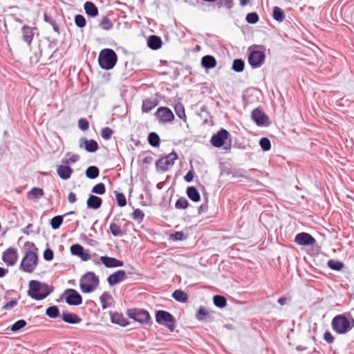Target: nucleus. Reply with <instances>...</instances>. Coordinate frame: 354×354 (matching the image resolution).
Returning <instances> with one entry per match:
<instances>
[{
  "mask_svg": "<svg viewBox=\"0 0 354 354\" xmlns=\"http://www.w3.org/2000/svg\"><path fill=\"white\" fill-rule=\"evenodd\" d=\"M53 287L37 280H31L28 283V295L36 301L46 298L53 292Z\"/></svg>",
  "mask_w": 354,
  "mask_h": 354,
  "instance_id": "1",
  "label": "nucleus"
},
{
  "mask_svg": "<svg viewBox=\"0 0 354 354\" xmlns=\"http://www.w3.org/2000/svg\"><path fill=\"white\" fill-rule=\"evenodd\" d=\"M332 329L339 335H344L354 328V319H348L344 315H337L331 321Z\"/></svg>",
  "mask_w": 354,
  "mask_h": 354,
  "instance_id": "2",
  "label": "nucleus"
},
{
  "mask_svg": "<svg viewBox=\"0 0 354 354\" xmlns=\"http://www.w3.org/2000/svg\"><path fill=\"white\" fill-rule=\"evenodd\" d=\"M117 60V54L110 48L102 50L98 56L100 66L106 71L112 69L116 64Z\"/></svg>",
  "mask_w": 354,
  "mask_h": 354,
  "instance_id": "3",
  "label": "nucleus"
},
{
  "mask_svg": "<svg viewBox=\"0 0 354 354\" xmlns=\"http://www.w3.org/2000/svg\"><path fill=\"white\" fill-rule=\"evenodd\" d=\"M99 277L93 272H87L80 279V287L82 292L90 293L99 286Z\"/></svg>",
  "mask_w": 354,
  "mask_h": 354,
  "instance_id": "4",
  "label": "nucleus"
},
{
  "mask_svg": "<svg viewBox=\"0 0 354 354\" xmlns=\"http://www.w3.org/2000/svg\"><path fill=\"white\" fill-rule=\"evenodd\" d=\"M38 262V257L35 252L28 250L25 253L22 259L19 269L28 273H32L36 268Z\"/></svg>",
  "mask_w": 354,
  "mask_h": 354,
  "instance_id": "5",
  "label": "nucleus"
},
{
  "mask_svg": "<svg viewBox=\"0 0 354 354\" xmlns=\"http://www.w3.org/2000/svg\"><path fill=\"white\" fill-rule=\"evenodd\" d=\"M156 322L160 325L165 326L171 332L175 328L176 319L174 317L167 311L160 310L156 312Z\"/></svg>",
  "mask_w": 354,
  "mask_h": 354,
  "instance_id": "6",
  "label": "nucleus"
},
{
  "mask_svg": "<svg viewBox=\"0 0 354 354\" xmlns=\"http://www.w3.org/2000/svg\"><path fill=\"white\" fill-rule=\"evenodd\" d=\"M177 159L178 155L174 151L162 156L156 162L157 170L162 172L168 171L174 165Z\"/></svg>",
  "mask_w": 354,
  "mask_h": 354,
  "instance_id": "7",
  "label": "nucleus"
},
{
  "mask_svg": "<svg viewBox=\"0 0 354 354\" xmlns=\"http://www.w3.org/2000/svg\"><path fill=\"white\" fill-rule=\"evenodd\" d=\"M127 315L129 318L142 324H149L150 322L149 313L143 309L132 308L127 310Z\"/></svg>",
  "mask_w": 354,
  "mask_h": 354,
  "instance_id": "8",
  "label": "nucleus"
},
{
  "mask_svg": "<svg viewBox=\"0 0 354 354\" xmlns=\"http://www.w3.org/2000/svg\"><path fill=\"white\" fill-rule=\"evenodd\" d=\"M66 302L70 306H79L82 303V297L75 289L68 288L64 290L62 295Z\"/></svg>",
  "mask_w": 354,
  "mask_h": 354,
  "instance_id": "9",
  "label": "nucleus"
},
{
  "mask_svg": "<svg viewBox=\"0 0 354 354\" xmlns=\"http://www.w3.org/2000/svg\"><path fill=\"white\" fill-rule=\"evenodd\" d=\"M265 53L261 50H252L248 56V63L252 68H259L264 62Z\"/></svg>",
  "mask_w": 354,
  "mask_h": 354,
  "instance_id": "10",
  "label": "nucleus"
},
{
  "mask_svg": "<svg viewBox=\"0 0 354 354\" xmlns=\"http://www.w3.org/2000/svg\"><path fill=\"white\" fill-rule=\"evenodd\" d=\"M155 115L158 122L162 124L171 122L174 119V113L167 107H159Z\"/></svg>",
  "mask_w": 354,
  "mask_h": 354,
  "instance_id": "11",
  "label": "nucleus"
},
{
  "mask_svg": "<svg viewBox=\"0 0 354 354\" xmlns=\"http://www.w3.org/2000/svg\"><path fill=\"white\" fill-rule=\"evenodd\" d=\"M230 136V134L226 129H221L212 136L210 142L214 147L220 148L225 144V140H227Z\"/></svg>",
  "mask_w": 354,
  "mask_h": 354,
  "instance_id": "12",
  "label": "nucleus"
},
{
  "mask_svg": "<svg viewBox=\"0 0 354 354\" xmlns=\"http://www.w3.org/2000/svg\"><path fill=\"white\" fill-rule=\"evenodd\" d=\"M18 259L17 250L15 248H9L2 254V260L8 266H14Z\"/></svg>",
  "mask_w": 354,
  "mask_h": 354,
  "instance_id": "13",
  "label": "nucleus"
},
{
  "mask_svg": "<svg viewBox=\"0 0 354 354\" xmlns=\"http://www.w3.org/2000/svg\"><path fill=\"white\" fill-rule=\"evenodd\" d=\"M252 119L258 126H268L269 125V118L261 111L259 108L254 109L251 115Z\"/></svg>",
  "mask_w": 354,
  "mask_h": 354,
  "instance_id": "14",
  "label": "nucleus"
},
{
  "mask_svg": "<svg viewBox=\"0 0 354 354\" xmlns=\"http://www.w3.org/2000/svg\"><path fill=\"white\" fill-rule=\"evenodd\" d=\"M295 241L299 245L309 246L313 245L316 242V240L310 234L301 232L295 236Z\"/></svg>",
  "mask_w": 354,
  "mask_h": 354,
  "instance_id": "15",
  "label": "nucleus"
},
{
  "mask_svg": "<svg viewBox=\"0 0 354 354\" xmlns=\"http://www.w3.org/2000/svg\"><path fill=\"white\" fill-rule=\"evenodd\" d=\"M125 277V271L122 270H118L108 277L107 281L108 283L112 286L124 280Z\"/></svg>",
  "mask_w": 354,
  "mask_h": 354,
  "instance_id": "16",
  "label": "nucleus"
},
{
  "mask_svg": "<svg viewBox=\"0 0 354 354\" xmlns=\"http://www.w3.org/2000/svg\"><path fill=\"white\" fill-rule=\"evenodd\" d=\"M100 261L106 268H117L121 267L124 265L122 261L107 256L101 257Z\"/></svg>",
  "mask_w": 354,
  "mask_h": 354,
  "instance_id": "17",
  "label": "nucleus"
},
{
  "mask_svg": "<svg viewBox=\"0 0 354 354\" xmlns=\"http://www.w3.org/2000/svg\"><path fill=\"white\" fill-rule=\"evenodd\" d=\"M82 144L84 145V149L86 151L90 153L95 152L99 146L95 140H86V138H81L80 140V147H82Z\"/></svg>",
  "mask_w": 354,
  "mask_h": 354,
  "instance_id": "18",
  "label": "nucleus"
},
{
  "mask_svg": "<svg viewBox=\"0 0 354 354\" xmlns=\"http://www.w3.org/2000/svg\"><path fill=\"white\" fill-rule=\"evenodd\" d=\"M73 171V169L68 165H58L57 167V175L62 180L70 178Z\"/></svg>",
  "mask_w": 354,
  "mask_h": 354,
  "instance_id": "19",
  "label": "nucleus"
},
{
  "mask_svg": "<svg viewBox=\"0 0 354 354\" xmlns=\"http://www.w3.org/2000/svg\"><path fill=\"white\" fill-rule=\"evenodd\" d=\"M62 319L66 323L71 324H77L82 322V318H80L77 315L72 313H63L62 315Z\"/></svg>",
  "mask_w": 354,
  "mask_h": 354,
  "instance_id": "20",
  "label": "nucleus"
},
{
  "mask_svg": "<svg viewBox=\"0 0 354 354\" xmlns=\"http://www.w3.org/2000/svg\"><path fill=\"white\" fill-rule=\"evenodd\" d=\"M102 198L95 195H90L86 201L87 207L93 209H97L100 208L102 205Z\"/></svg>",
  "mask_w": 354,
  "mask_h": 354,
  "instance_id": "21",
  "label": "nucleus"
},
{
  "mask_svg": "<svg viewBox=\"0 0 354 354\" xmlns=\"http://www.w3.org/2000/svg\"><path fill=\"white\" fill-rule=\"evenodd\" d=\"M111 320L113 324H118L121 326H126L129 324L127 319L123 316L122 313H111Z\"/></svg>",
  "mask_w": 354,
  "mask_h": 354,
  "instance_id": "22",
  "label": "nucleus"
},
{
  "mask_svg": "<svg viewBox=\"0 0 354 354\" xmlns=\"http://www.w3.org/2000/svg\"><path fill=\"white\" fill-rule=\"evenodd\" d=\"M100 301L102 308L103 309H106L111 306L113 301V298L109 292H104L100 297Z\"/></svg>",
  "mask_w": 354,
  "mask_h": 354,
  "instance_id": "23",
  "label": "nucleus"
},
{
  "mask_svg": "<svg viewBox=\"0 0 354 354\" xmlns=\"http://www.w3.org/2000/svg\"><path fill=\"white\" fill-rule=\"evenodd\" d=\"M158 100L156 99H146L142 102V111L149 113L158 105Z\"/></svg>",
  "mask_w": 354,
  "mask_h": 354,
  "instance_id": "24",
  "label": "nucleus"
},
{
  "mask_svg": "<svg viewBox=\"0 0 354 354\" xmlns=\"http://www.w3.org/2000/svg\"><path fill=\"white\" fill-rule=\"evenodd\" d=\"M147 45L152 50H158L162 46V40L156 35H151L147 39Z\"/></svg>",
  "mask_w": 354,
  "mask_h": 354,
  "instance_id": "25",
  "label": "nucleus"
},
{
  "mask_svg": "<svg viewBox=\"0 0 354 354\" xmlns=\"http://www.w3.org/2000/svg\"><path fill=\"white\" fill-rule=\"evenodd\" d=\"M201 65L207 69L213 68L216 65V60L212 55H205L201 59Z\"/></svg>",
  "mask_w": 354,
  "mask_h": 354,
  "instance_id": "26",
  "label": "nucleus"
},
{
  "mask_svg": "<svg viewBox=\"0 0 354 354\" xmlns=\"http://www.w3.org/2000/svg\"><path fill=\"white\" fill-rule=\"evenodd\" d=\"M22 34L24 41L26 42L28 45H30L34 36L32 28L28 26H23Z\"/></svg>",
  "mask_w": 354,
  "mask_h": 354,
  "instance_id": "27",
  "label": "nucleus"
},
{
  "mask_svg": "<svg viewBox=\"0 0 354 354\" xmlns=\"http://www.w3.org/2000/svg\"><path fill=\"white\" fill-rule=\"evenodd\" d=\"M84 8L85 10V12L92 17H95L98 15L97 8L91 1H86L84 5Z\"/></svg>",
  "mask_w": 354,
  "mask_h": 354,
  "instance_id": "28",
  "label": "nucleus"
},
{
  "mask_svg": "<svg viewBox=\"0 0 354 354\" xmlns=\"http://www.w3.org/2000/svg\"><path fill=\"white\" fill-rule=\"evenodd\" d=\"M44 195L42 189L38 187L32 188L27 194V198L31 201H35Z\"/></svg>",
  "mask_w": 354,
  "mask_h": 354,
  "instance_id": "29",
  "label": "nucleus"
},
{
  "mask_svg": "<svg viewBox=\"0 0 354 354\" xmlns=\"http://www.w3.org/2000/svg\"><path fill=\"white\" fill-rule=\"evenodd\" d=\"M187 195L188 198L194 202H198L201 200V196L195 187H189L187 189Z\"/></svg>",
  "mask_w": 354,
  "mask_h": 354,
  "instance_id": "30",
  "label": "nucleus"
},
{
  "mask_svg": "<svg viewBox=\"0 0 354 354\" xmlns=\"http://www.w3.org/2000/svg\"><path fill=\"white\" fill-rule=\"evenodd\" d=\"M172 297L177 301L185 302L187 300V294L181 290H176L172 293Z\"/></svg>",
  "mask_w": 354,
  "mask_h": 354,
  "instance_id": "31",
  "label": "nucleus"
},
{
  "mask_svg": "<svg viewBox=\"0 0 354 354\" xmlns=\"http://www.w3.org/2000/svg\"><path fill=\"white\" fill-rule=\"evenodd\" d=\"M100 174L99 169L95 166L88 167L85 172L86 176L90 179H95L98 177Z\"/></svg>",
  "mask_w": 354,
  "mask_h": 354,
  "instance_id": "32",
  "label": "nucleus"
},
{
  "mask_svg": "<svg viewBox=\"0 0 354 354\" xmlns=\"http://www.w3.org/2000/svg\"><path fill=\"white\" fill-rule=\"evenodd\" d=\"M148 142L152 147H158L160 145L159 136L155 132L149 133L148 135Z\"/></svg>",
  "mask_w": 354,
  "mask_h": 354,
  "instance_id": "33",
  "label": "nucleus"
},
{
  "mask_svg": "<svg viewBox=\"0 0 354 354\" xmlns=\"http://www.w3.org/2000/svg\"><path fill=\"white\" fill-rule=\"evenodd\" d=\"M46 315L50 318H57L59 317V310L57 306H52L48 307L46 310Z\"/></svg>",
  "mask_w": 354,
  "mask_h": 354,
  "instance_id": "34",
  "label": "nucleus"
},
{
  "mask_svg": "<svg viewBox=\"0 0 354 354\" xmlns=\"http://www.w3.org/2000/svg\"><path fill=\"white\" fill-rule=\"evenodd\" d=\"M272 17L277 21L281 22L284 19L283 11L280 8L275 6L273 8Z\"/></svg>",
  "mask_w": 354,
  "mask_h": 354,
  "instance_id": "35",
  "label": "nucleus"
},
{
  "mask_svg": "<svg viewBox=\"0 0 354 354\" xmlns=\"http://www.w3.org/2000/svg\"><path fill=\"white\" fill-rule=\"evenodd\" d=\"M109 229L112 235L114 236H122L124 234L120 227L114 222L110 224Z\"/></svg>",
  "mask_w": 354,
  "mask_h": 354,
  "instance_id": "36",
  "label": "nucleus"
},
{
  "mask_svg": "<svg viewBox=\"0 0 354 354\" xmlns=\"http://www.w3.org/2000/svg\"><path fill=\"white\" fill-rule=\"evenodd\" d=\"M99 26L101 28L105 30H109L113 28V24L107 16H104L102 18Z\"/></svg>",
  "mask_w": 354,
  "mask_h": 354,
  "instance_id": "37",
  "label": "nucleus"
},
{
  "mask_svg": "<svg viewBox=\"0 0 354 354\" xmlns=\"http://www.w3.org/2000/svg\"><path fill=\"white\" fill-rule=\"evenodd\" d=\"M244 66V62L241 59H236L233 62L232 68L237 73H241L243 71Z\"/></svg>",
  "mask_w": 354,
  "mask_h": 354,
  "instance_id": "38",
  "label": "nucleus"
},
{
  "mask_svg": "<svg viewBox=\"0 0 354 354\" xmlns=\"http://www.w3.org/2000/svg\"><path fill=\"white\" fill-rule=\"evenodd\" d=\"M214 304L216 306L219 308H223L227 304L226 299L221 295H215L213 298Z\"/></svg>",
  "mask_w": 354,
  "mask_h": 354,
  "instance_id": "39",
  "label": "nucleus"
},
{
  "mask_svg": "<svg viewBox=\"0 0 354 354\" xmlns=\"http://www.w3.org/2000/svg\"><path fill=\"white\" fill-rule=\"evenodd\" d=\"M63 222V216H55L50 220V226L53 230L58 229Z\"/></svg>",
  "mask_w": 354,
  "mask_h": 354,
  "instance_id": "40",
  "label": "nucleus"
},
{
  "mask_svg": "<svg viewBox=\"0 0 354 354\" xmlns=\"http://www.w3.org/2000/svg\"><path fill=\"white\" fill-rule=\"evenodd\" d=\"M327 265L330 269L337 271L341 270L344 267V264L341 261H335L333 259L329 260L327 263Z\"/></svg>",
  "mask_w": 354,
  "mask_h": 354,
  "instance_id": "41",
  "label": "nucleus"
},
{
  "mask_svg": "<svg viewBox=\"0 0 354 354\" xmlns=\"http://www.w3.org/2000/svg\"><path fill=\"white\" fill-rule=\"evenodd\" d=\"M27 323L24 319H19L15 322L10 327V330L17 332L26 326Z\"/></svg>",
  "mask_w": 354,
  "mask_h": 354,
  "instance_id": "42",
  "label": "nucleus"
},
{
  "mask_svg": "<svg viewBox=\"0 0 354 354\" xmlns=\"http://www.w3.org/2000/svg\"><path fill=\"white\" fill-rule=\"evenodd\" d=\"M174 110H175V112H176L177 116L179 118L184 120H186L185 109H184V106H183V104H176V106L174 107Z\"/></svg>",
  "mask_w": 354,
  "mask_h": 354,
  "instance_id": "43",
  "label": "nucleus"
},
{
  "mask_svg": "<svg viewBox=\"0 0 354 354\" xmlns=\"http://www.w3.org/2000/svg\"><path fill=\"white\" fill-rule=\"evenodd\" d=\"M259 145L264 151H269L271 148V143L268 138L263 137L259 140Z\"/></svg>",
  "mask_w": 354,
  "mask_h": 354,
  "instance_id": "44",
  "label": "nucleus"
},
{
  "mask_svg": "<svg viewBox=\"0 0 354 354\" xmlns=\"http://www.w3.org/2000/svg\"><path fill=\"white\" fill-rule=\"evenodd\" d=\"M145 217V214L140 209H136L132 213V218L138 223H141Z\"/></svg>",
  "mask_w": 354,
  "mask_h": 354,
  "instance_id": "45",
  "label": "nucleus"
},
{
  "mask_svg": "<svg viewBox=\"0 0 354 354\" xmlns=\"http://www.w3.org/2000/svg\"><path fill=\"white\" fill-rule=\"evenodd\" d=\"M115 194L118 205L119 207L125 206L127 205V200H126L125 196L123 194L119 193L116 191H115Z\"/></svg>",
  "mask_w": 354,
  "mask_h": 354,
  "instance_id": "46",
  "label": "nucleus"
},
{
  "mask_svg": "<svg viewBox=\"0 0 354 354\" xmlns=\"http://www.w3.org/2000/svg\"><path fill=\"white\" fill-rule=\"evenodd\" d=\"M44 19L46 22L49 23L52 26L55 32L59 34V28L58 25L57 24V23L55 22V21L53 19H52V17H50V16L45 14L44 16Z\"/></svg>",
  "mask_w": 354,
  "mask_h": 354,
  "instance_id": "47",
  "label": "nucleus"
},
{
  "mask_svg": "<svg viewBox=\"0 0 354 354\" xmlns=\"http://www.w3.org/2000/svg\"><path fill=\"white\" fill-rule=\"evenodd\" d=\"M84 248L80 244H73L71 246L70 250L73 255L80 257Z\"/></svg>",
  "mask_w": 354,
  "mask_h": 354,
  "instance_id": "48",
  "label": "nucleus"
},
{
  "mask_svg": "<svg viewBox=\"0 0 354 354\" xmlns=\"http://www.w3.org/2000/svg\"><path fill=\"white\" fill-rule=\"evenodd\" d=\"M208 315V311L203 306H201L197 311L196 315V318L198 321H203L205 319V317Z\"/></svg>",
  "mask_w": 354,
  "mask_h": 354,
  "instance_id": "49",
  "label": "nucleus"
},
{
  "mask_svg": "<svg viewBox=\"0 0 354 354\" xmlns=\"http://www.w3.org/2000/svg\"><path fill=\"white\" fill-rule=\"evenodd\" d=\"M188 201L185 198L181 197L176 201L175 207L177 209H185L188 207Z\"/></svg>",
  "mask_w": 354,
  "mask_h": 354,
  "instance_id": "50",
  "label": "nucleus"
},
{
  "mask_svg": "<svg viewBox=\"0 0 354 354\" xmlns=\"http://www.w3.org/2000/svg\"><path fill=\"white\" fill-rule=\"evenodd\" d=\"M105 192H106L105 185L102 183H100L95 185L92 188V192L97 194L102 195V194H104Z\"/></svg>",
  "mask_w": 354,
  "mask_h": 354,
  "instance_id": "51",
  "label": "nucleus"
},
{
  "mask_svg": "<svg viewBox=\"0 0 354 354\" xmlns=\"http://www.w3.org/2000/svg\"><path fill=\"white\" fill-rule=\"evenodd\" d=\"M75 24L79 28H84L86 26V21L83 15H77L75 17Z\"/></svg>",
  "mask_w": 354,
  "mask_h": 354,
  "instance_id": "52",
  "label": "nucleus"
},
{
  "mask_svg": "<svg viewBox=\"0 0 354 354\" xmlns=\"http://www.w3.org/2000/svg\"><path fill=\"white\" fill-rule=\"evenodd\" d=\"M245 19L248 23L254 24L259 21V16L256 12H250L247 15Z\"/></svg>",
  "mask_w": 354,
  "mask_h": 354,
  "instance_id": "53",
  "label": "nucleus"
},
{
  "mask_svg": "<svg viewBox=\"0 0 354 354\" xmlns=\"http://www.w3.org/2000/svg\"><path fill=\"white\" fill-rule=\"evenodd\" d=\"M113 133V131L109 127H105L102 129L101 132V136L104 140H109Z\"/></svg>",
  "mask_w": 354,
  "mask_h": 354,
  "instance_id": "54",
  "label": "nucleus"
},
{
  "mask_svg": "<svg viewBox=\"0 0 354 354\" xmlns=\"http://www.w3.org/2000/svg\"><path fill=\"white\" fill-rule=\"evenodd\" d=\"M78 127L82 131H86L89 127L88 122L85 118H81L78 121Z\"/></svg>",
  "mask_w": 354,
  "mask_h": 354,
  "instance_id": "55",
  "label": "nucleus"
},
{
  "mask_svg": "<svg viewBox=\"0 0 354 354\" xmlns=\"http://www.w3.org/2000/svg\"><path fill=\"white\" fill-rule=\"evenodd\" d=\"M185 239V236L183 232L178 231L171 235V239L173 241H183Z\"/></svg>",
  "mask_w": 354,
  "mask_h": 354,
  "instance_id": "56",
  "label": "nucleus"
},
{
  "mask_svg": "<svg viewBox=\"0 0 354 354\" xmlns=\"http://www.w3.org/2000/svg\"><path fill=\"white\" fill-rule=\"evenodd\" d=\"M54 254L52 250L47 248L44 252V259L46 261H50L53 259Z\"/></svg>",
  "mask_w": 354,
  "mask_h": 354,
  "instance_id": "57",
  "label": "nucleus"
},
{
  "mask_svg": "<svg viewBox=\"0 0 354 354\" xmlns=\"http://www.w3.org/2000/svg\"><path fill=\"white\" fill-rule=\"evenodd\" d=\"M324 339L328 344L334 342L335 338L329 331H326L324 334Z\"/></svg>",
  "mask_w": 354,
  "mask_h": 354,
  "instance_id": "58",
  "label": "nucleus"
},
{
  "mask_svg": "<svg viewBox=\"0 0 354 354\" xmlns=\"http://www.w3.org/2000/svg\"><path fill=\"white\" fill-rule=\"evenodd\" d=\"M17 305V301L16 300H11L4 305L3 308L6 310H10Z\"/></svg>",
  "mask_w": 354,
  "mask_h": 354,
  "instance_id": "59",
  "label": "nucleus"
},
{
  "mask_svg": "<svg viewBox=\"0 0 354 354\" xmlns=\"http://www.w3.org/2000/svg\"><path fill=\"white\" fill-rule=\"evenodd\" d=\"M82 261H86L91 259V255L88 250H85L83 249L82 252L80 254L79 257Z\"/></svg>",
  "mask_w": 354,
  "mask_h": 354,
  "instance_id": "60",
  "label": "nucleus"
},
{
  "mask_svg": "<svg viewBox=\"0 0 354 354\" xmlns=\"http://www.w3.org/2000/svg\"><path fill=\"white\" fill-rule=\"evenodd\" d=\"M193 178H194L193 170H189L184 177L185 180L187 183L192 182L193 180Z\"/></svg>",
  "mask_w": 354,
  "mask_h": 354,
  "instance_id": "61",
  "label": "nucleus"
},
{
  "mask_svg": "<svg viewBox=\"0 0 354 354\" xmlns=\"http://www.w3.org/2000/svg\"><path fill=\"white\" fill-rule=\"evenodd\" d=\"M76 195L73 192H70L68 195V201L70 203H74L76 201Z\"/></svg>",
  "mask_w": 354,
  "mask_h": 354,
  "instance_id": "62",
  "label": "nucleus"
},
{
  "mask_svg": "<svg viewBox=\"0 0 354 354\" xmlns=\"http://www.w3.org/2000/svg\"><path fill=\"white\" fill-rule=\"evenodd\" d=\"M68 159H69V162H71V164L75 163L76 162H77L79 160L80 156L77 154H73L70 156V158Z\"/></svg>",
  "mask_w": 354,
  "mask_h": 354,
  "instance_id": "63",
  "label": "nucleus"
},
{
  "mask_svg": "<svg viewBox=\"0 0 354 354\" xmlns=\"http://www.w3.org/2000/svg\"><path fill=\"white\" fill-rule=\"evenodd\" d=\"M207 210V204H203L201 206L198 207V214H201L203 212H205Z\"/></svg>",
  "mask_w": 354,
  "mask_h": 354,
  "instance_id": "64",
  "label": "nucleus"
}]
</instances>
